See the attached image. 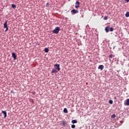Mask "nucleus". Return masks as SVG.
I'll return each instance as SVG.
<instances>
[{
  "label": "nucleus",
  "instance_id": "obj_1",
  "mask_svg": "<svg viewBox=\"0 0 129 129\" xmlns=\"http://www.w3.org/2000/svg\"><path fill=\"white\" fill-rule=\"evenodd\" d=\"M59 31H60V28L59 27H56L52 31V33H53V34H58V33H59Z\"/></svg>",
  "mask_w": 129,
  "mask_h": 129
},
{
  "label": "nucleus",
  "instance_id": "obj_2",
  "mask_svg": "<svg viewBox=\"0 0 129 129\" xmlns=\"http://www.w3.org/2000/svg\"><path fill=\"white\" fill-rule=\"evenodd\" d=\"M54 68L56 69V70H58V71H59L60 70V64H56L54 65Z\"/></svg>",
  "mask_w": 129,
  "mask_h": 129
},
{
  "label": "nucleus",
  "instance_id": "obj_3",
  "mask_svg": "<svg viewBox=\"0 0 129 129\" xmlns=\"http://www.w3.org/2000/svg\"><path fill=\"white\" fill-rule=\"evenodd\" d=\"M80 6V2L77 1L75 4V8L76 9H78Z\"/></svg>",
  "mask_w": 129,
  "mask_h": 129
},
{
  "label": "nucleus",
  "instance_id": "obj_4",
  "mask_svg": "<svg viewBox=\"0 0 129 129\" xmlns=\"http://www.w3.org/2000/svg\"><path fill=\"white\" fill-rule=\"evenodd\" d=\"M12 57L14 58V60L17 59V55L15 52L12 53Z\"/></svg>",
  "mask_w": 129,
  "mask_h": 129
},
{
  "label": "nucleus",
  "instance_id": "obj_5",
  "mask_svg": "<svg viewBox=\"0 0 129 129\" xmlns=\"http://www.w3.org/2000/svg\"><path fill=\"white\" fill-rule=\"evenodd\" d=\"M72 14H77L79 13L78 10H75V9H73L72 11H71Z\"/></svg>",
  "mask_w": 129,
  "mask_h": 129
},
{
  "label": "nucleus",
  "instance_id": "obj_6",
  "mask_svg": "<svg viewBox=\"0 0 129 129\" xmlns=\"http://www.w3.org/2000/svg\"><path fill=\"white\" fill-rule=\"evenodd\" d=\"M124 105H129V99H127L125 101V102L124 103Z\"/></svg>",
  "mask_w": 129,
  "mask_h": 129
},
{
  "label": "nucleus",
  "instance_id": "obj_7",
  "mask_svg": "<svg viewBox=\"0 0 129 129\" xmlns=\"http://www.w3.org/2000/svg\"><path fill=\"white\" fill-rule=\"evenodd\" d=\"M104 68V66H103V65H100L98 67V69H100L101 71L103 70Z\"/></svg>",
  "mask_w": 129,
  "mask_h": 129
},
{
  "label": "nucleus",
  "instance_id": "obj_8",
  "mask_svg": "<svg viewBox=\"0 0 129 129\" xmlns=\"http://www.w3.org/2000/svg\"><path fill=\"white\" fill-rule=\"evenodd\" d=\"M8 27V21H6L4 24V28H6Z\"/></svg>",
  "mask_w": 129,
  "mask_h": 129
},
{
  "label": "nucleus",
  "instance_id": "obj_9",
  "mask_svg": "<svg viewBox=\"0 0 129 129\" xmlns=\"http://www.w3.org/2000/svg\"><path fill=\"white\" fill-rule=\"evenodd\" d=\"M2 113L4 114V117H6L7 116V111H2Z\"/></svg>",
  "mask_w": 129,
  "mask_h": 129
},
{
  "label": "nucleus",
  "instance_id": "obj_10",
  "mask_svg": "<svg viewBox=\"0 0 129 129\" xmlns=\"http://www.w3.org/2000/svg\"><path fill=\"white\" fill-rule=\"evenodd\" d=\"M105 31H106V33H108V32H109V27H106L105 28Z\"/></svg>",
  "mask_w": 129,
  "mask_h": 129
},
{
  "label": "nucleus",
  "instance_id": "obj_11",
  "mask_svg": "<svg viewBox=\"0 0 129 129\" xmlns=\"http://www.w3.org/2000/svg\"><path fill=\"white\" fill-rule=\"evenodd\" d=\"M63 112H64V113H68V110H67V108H64Z\"/></svg>",
  "mask_w": 129,
  "mask_h": 129
},
{
  "label": "nucleus",
  "instance_id": "obj_12",
  "mask_svg": "<svg viewBox=\"0 0 129 129\" xmlns=\"http://www.w3.org/2000/svg\"><path fill=\"white\" fill-rule=\"evenodd\" d=\"M44 52L45 53H48V52H49V49H48V48H45L44 49Z\"/></svg>",
  "mask_w": 129,
  "mask_h": 129
},
{
  "label": "nucleus",
  "instance_id": "obj_13",
  "mask_svg": "<svg viewBox=\"0 0 129 129\" xmlns=\"http://www.w3.org/2000/svg\"><path fill=\"white\" fill-rule=\"evenodd\" d=\"M57 70H56V69H53L52 70V72H51V73H57Z\"/></svg>",
  "mask_w": 129,
  "mask_h": 129
},
{
  "label": "nucleus",
  "instance_id": "obj_14",
  "mask_svg": "<svg viewBox=\"0 0 129 129\" xmlns=\"http://www.w3.org/2000/svg\"><path fill=\"white\" fill-rule=\"evenodd\" d=\"M116 117V115H115V114H113L111 116V117L112 118H115V117Z\"/></svg>",
  "mask_w": 129,
  "mask_h": 129
},
{
  "label": "nucleus",
  "instance_id": "obj_15",
  "mask_svg": "<svg viewBox=\"0 0 129 129\" xmlns=\"http://www.w3.org/2000/svg\"><path fill=\"white\" fill-rule=\"evenodd\" d=\"M72 123H77V120H73L72 121Z\"/></svg>",
  "mask_w": 129,
  "mask_h": 129
},
{
  "label": "nucleus",
  "instance_id": "obj_16",
  "mask_svg": "<svg viewBox=\"0 0 129 129\" xmlns=\"http://www.w3.org/2000/svg\"><path fill=\"white\" fill-rule=\"evenodd\" d=\"M12 8H13V9H16L17 8V6H16L15 4H12Z\"/></svg>",
  "mask_w": 129,
  "mask_h": 129
},
{
  "label": "nucleus",
  "instance_id": "obj_17",
  "mask_svg": "<svg viewBox=\"0 0 129 129\" xmlns=\"http://www.w3.org/2000/svg\"><path fill=\"white\" fill-rule=\"evenodd\" d=\"M125 16L126 18H128V17H129V12H126Z\"/></svg>",
  "mask_w": 129,
  "mask_h": 129
},
{
  "label": "nucleus",
  "instance_id": "obj_18",
  "mask_svg": "<svg viewBox=\"0 0 129 129\" xmlns=\"http://www.w3.org/2000/svg\"><path fill=\"white\" fill-rule=\"evenodd\" d=\"M109 30L110 32H113V28H112V27L109 28Z\"/></svg>",
  "mask_w": 129,
  "mask_h": 129
},
{
  "label": "nucleus",
  "instance_id": "obj_19",
  "mask_svg": "<svg viewBox=\"0 0 129 129\" xmlns=\"http://www.w3.org/2000/svg\"><path fill=\"white\" fill-rule=\"evenodd\" d=\"M109 103H110V104H112V103H113V101H112V100H110L109 101Z\"/></svg>",
  "mask_w": 129,
  "mask_h": 129
},
{
  "label": "nucleus",
  "instance_id": "obj_20",
  "mask_svg": "<svg viewBox=\"0 0 129 129\" xmlns=\"http://www.w3.org/2000/svg\"><path fill=\"white\" fill-rule=\"evenodd\" d=\"M62 125H63L64 126L66 125V121H62Z\"/></svg>",
  "mask_w": 129,
  "mask_h": 129
},
{
  "label": "nucleus",
  "instance_id": "obj_21",
  "mask_svg": "<svg viewBox=\"0 0 129 129\" xmlns=\"http://www.w3.org/2000/svg\"><path fill=\"white\" fill-rule=\"evenodd\" d=\"M108 19V17L106 16H104V20H106Z\"/></svg>",
  "mask_w": 129,
  "mask_h": 129
},
{
  "label": "nucleus",
  "instance_id": "obj_22",
  "mask_svg": "<svg viewBox=\"0 0 129 129\" xmlns=\"http://www.w3.org/2000/svg\"><path fill=\"white\" fill-rule=\"evenodd\" d=\"M75 127H76L75 124L72 125V128H75Z\"/></svg>",
  "mask_w": 129,
  "mask_h": 129
},
{
  "label": "nucleus",
  "instance_id": "obj_23",
  "mask_svg": "<svg viewBox=\"0 0 129 129\" xmlns=\"http://www.w3.org/2000/svg\"><path fill=\"white\" fill-rule=\"evenodd\" d=\"M6 30H5V32H7V31H9V28L8 27H7V28H5Z\"/></svg>",
  "mask_w": 129,
  "mask_h": 129
},
{
  "label": "nucleus",
  "instance_id": "obj_24",
  "mask_svg": "<svg viewBox=\"0 0 129 129\" xmlns=\"http://www.w3.org/2000/svg\"><path fill=\"white\" fill-rule=\"evenodd\" d=\"M112 54H110L109 55V58H112Z\"/></svg>",
  "mask_w": 129,
  "mask_h": 129
},
{
  "label": "nucleus",
  "instance_id": "obj_25",
  "mask_svg": "<svg viewBox=\"0 0 129 129\" xmlns=\"http://www.w3.org/2000/svg\"><path fill=\"white\" fill-rule=\"evenodd\" d=\"M124 2H126V3H128L129 0H123Z\"/></svg>",
  "mask_w": 129,
  "mask_h": 129
},
{
  "label": "nucleus",
  "instance_id": "obj_26",
  "mask_svg": "<svg viewBox=\"0 0 129 129\" xmlns=\"http://www.w3.org/2000/svg\"><path fill=\"white\" fill-rule=\"evenodd\" d=\"M116 98V97H114V99H115Z\"/></svg>",
  "mask_w": 129,
  "mask_h": 129
},
{
  "label": "nucleus",
  "instance_id": "obj_27",
  "mask_svg": "<svg viewBox=\"0 0 129 129\" xmlns=\"http://www.w3.org/2000/svg\"><path fill=\"white\" fill-rule=\"evenodd\" d=\"M47 5H49V3H47Z\"/></svg>",
  "mask_w": 129,
  "mask_h": 129
}]
</instances>
